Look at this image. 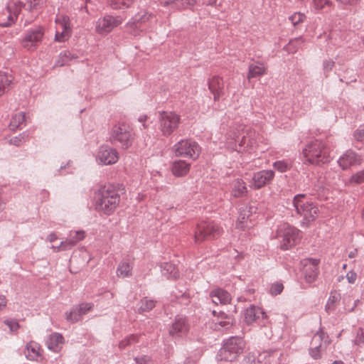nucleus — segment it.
I'll return each instance as SVG.
<instances>
[{
	"label": "nucleus",
	"instance_id": "27",
	"mask_svg": "<svg viewBox=\"0 0 364 364\" xmlns=\"http://www.w3.org/2000/svg\"><path fill=\"white\" fill-rule=\"evenodd\" d=\"M329 343L328 336L322 329H320L312 338L311 346L316 348H326Z\"/></svg>",
	"mask_w": 364,
	"mask_h": 364
},
{
	"label": "nucleus",
	"instance_id": "29",
	"mask_svg": "<svg viewBox=\"0 0 364 364\" xmlns=\"http://www.w3.org/2000/svg\"><path fill=\"white\" fill-rule=\"evenodd\" d=\"M85 233L82 230L70 231L68 237L63 240L68 250H71L79 242L85 238Z\"/></svg>",
	"mask_w": 364,
	"mask_h": 364
},
{
	"label": "nucleus",
	"instance_id": "13",
	"mask_svg": "<svg viewBox=\"0 0 364 364\" xmlns=\"http://www.w3.org/2000/svg\"><path fill=\"white\" fill-rule=\"evenodd\" d=\"M124 18L121 16L105 15L99 18L95 23V31L102 36L110 33L114 28L121 25Z\"/></svg>",
	"mask_w": 364,
	"mask_h": 364
},
{
	"label": "nucleus",
	"instance_id": "54",
	"mask_svg": "<svg viewBox=\"0 0 364 364\" xmlns=\"http://www.w3.org/2000/svg\"><path fill=\"white\" fill-rule=\"evenodd\" d=\"M326 348H316L314 346H311L309 349V354L314 359H318L321 358V352L324 350Z\"/></svg>",
	"mask_w": 364,
	"mask_h": 364
},
{
	"label": "nucleus",
	"instance_id": "42",
	"mask_svg": "<svg viewBox=\"0 0 364 364\" xmlns=\"http://www.w3.org/2000/svg\"><path fill=\"white\" fill-rule=\"evenodd\" d=\"M140 304L139 309L140 311H149L155 306L156 301L146 297L141 300Z\"/></svg>",
	"mask_w": 364,
	"mask_h": 364
},
{
	"label": "nucleus",
	"instance_id": "28",
	"mask_svg": "<svg viewBox=\"0 0 364 364\" xmlns=\"http://www.w3.org/2000/svg\"><path fill=\"white\" fill-rule=\"evenodd\" d=\"M13 82L14 77L10 73L0 71V97L11 89Z\"/></svg>",
	"mask_w": 364,
	"mask_h": 364
},
{
	"label": "nucleus",
	"instance_id": "3",
	"mask_svg": "<svg viewBox=\"0 0 364 364\" xmlns=\"http://www.w3.org/2000/svg\"><path fill=\"white\" fill-rule=\"evenodd\" d=\"M303 154L307 161L314 165L326 164L331 160L328 148L319 140L309 144L303 150Z\"/></svg>",
	"mask_w": 364,
	"mask_h": 364
},
{
	"label": "nucleus",
	"instance_id": "32",
	"mask_svg": "<svg viewBox=\"0 0 364 364\" xmlns=\"http://www.w3.org/2000/svg\"><path fill=\"white\" fill-rule=\"evenodd\" d=\"M160 267L162 274L168 279H176L179 277L177 267L171 262H164L160 265Z\"/></svg>",
	"mask_w": 364,
	"mask_h": 364
},
{
	"label": "nucleus",
	"instance_id": "9",
	"mask_svg": "<svg viewBox=\"0 0 364 364\" xmlns=\"http://www.w3.org/2000/svg\"><path fill=\"white\" fill-rule=\"evenodd\" d=\"M176 156L189 158L196 160L200 154V147L197 142L192 139H181L175 144L172 148Z\"/></svg>",
	"mask_w": 364,
	"mask_h": 364
},
{
	"label": "nucleus",
	"instance_id": "21",
	"mask_svg": "<svg viewBox=\"0 0 364 364\" xmlns=\"http://www.w3.org/2000/svg\"><path fill=\"white\" fill-rule=\"evenodd\" d=\"M208 88L213 95L214 101H217L225 94L223 79L219 76H214L208 81Z\"/></svg>",
	"mask_w": 364,
	"mask_h": 364
},
{
	"label": "nucleus",
	"instance_id": "47",
	"mask_svg": "<svg viewBox=\"0 0 364 364\" xmlns=\"http://www.w3.org/2000/svg\"><path fill=\"white\" fill-rule=\"evenodd\" d=\"M28 137L29 136L26 132H23L18 136H15L11 139L10 142L12 144L18 146L22 144V142L26 141L28 139Z\"/></svg>",
	"mask_w": 364,
	"mask_h": 364
},
{
	"label": "nucleus",
	"instance_id": "56",
	"mask_svg": "<svg viewBox=\"0 0 364 364\" xmlns=\"http://www.w3.org/2000/svg\"><path fill=\"white\" fill-rule=\"evenodd\" d=\"M4 323L11 331H16L19 328V324L15 319L6 320Z\"/></svg>",
	"mask_w": 364,
	"mask_h": 364
},
{
	"label": "nucleus",
	"instance_id": "60",
	"mask_svg": "<svg viewBox=\"0 0 364 364\" xmlns=\"http://www.w3.org/2000/svg\"><path fill=\"white\" fill-rule=\"evenodd\" d=\"M50 248L53 250L54 252L68 250L64 241H62L58 246L52 245Z\"/></svg>",
	"mask_w": 364,
	"mask_h": 364
},
{
	"label": "nucleus",
	"instance_id": "53",
	"mask_svg": "<svg viewBox=\"0 0 364 364\" xmlns=\"http://www.w3.org/2000/svg\"><path fill=\"white\" fill-rule=\"evenodd\" d=\"M136 364H155L154 361L148 355H141L134 358Z\"/></svg>",
	"mask_w": 364,
	"mask_h": 364
},
{
	"label": "nucleus",
	"instance_id": "11",
	"mask_svg": "<svg viewBox=\"0 0 364 364\" xmlns=\"http://www.w3.org/2000/svg\"><path fill=\"white\" fill-rule=\"evenodd\" d=\"M23 5L20 0H11L6 9L0 12V26L9 27L14 24Z\"/></svg>",
	"mask_w": 364,
	"mask_h": 364
},
{
	"label": "nucleus",
	"instance_id": "34",
	"mask_svg": "<svg viewBox=\"0 0 364 364\" xmlns=\"http://www.w3.org/2000/svg\"><path fill=\"white\" fill-rule=\"evenodd\" d=\"M132 264L127 261L121 262L116 270V274L118 277L125 278L129 277L132 275Z\"/></svg>",
	"mask_w": 364,
	"mask_h": 364
},
{
	"label": "nucleus",
	"instance_id": "49",
	"mask_svg": "<svg viewBox=\"0 0 364 364\" xmlns=\"http://www.w3.org/2000/svg\"><path fill=\"white\" fill-rule=\"evenodd\" d=\"M247 227V216L246 215L245 213H240L238 220L236 223V228L238 229L243 230Z\"/></svg>",
	"mask_w": 364,
	"mask_h": 364
},
{
	"label": "nucleus",
	"instance_id": "33",
	"mask_svg": "<svg viewBox=\"0 0 364 364\" xmlns=\"http://www.w3.org/2000/svg\"><path fill=\"white\" fill-rule=\"evenodd\" d=\"M267 68L263 63H256L250 65L247 78L251 79L262 76L266 73Z\"/></svg>",
	"mask_w": 364,
	"mask_h": 364
},
{
	"label": "nucleus",
	"instance_id": "31",
	"mask_svg": "<svg viewBox=\"0 0 364 364\" xmlns=\"http://www.w3.org/2000/svg\"><path fill=\"white\" fill-rule=\"evenodd\" d=\"M247 188L245 183L240 178L235 180L232 184L231 194L235 198H241L246 195Z\"/></svg>",
	"mask_w": 364,
	"mask_h": 364
},
{
	"label": "nucleus",
	"instance_id": "62",
	"mask_svg": "<svg viewBox=\"0 0 364 364\" xmlns=\"http://www.w3.org/2000/svg\"><path fill=\"white\" fill-rule=\"evenodd\" d=\"M242 364H256V363L253 356L248 355L244 358Z\"/></svg>",
	"mask_w": 364,
	"mask_h": 364
},
{
	"label": "nucleus",
	"instance_id": "55",
	"mask_svg": "<svg viewBox=\"0 0 364 364\" xmlns=\"http://www.w3.org/2000/svg\"><path fill=\"white\" fill-rule=\"evenodd\" d=\"M284 287L281 283H276L272 285L270 288V293L272 295H278L283 291Z\"/></svg>",
	"mask_w": 364,
	"mask_h": 364
},
{
	"label": "nucleus",
	"instance_id": "2",
	"mask_svg": "<svg viewBox=\"0 0 364 364\" xmlns=\"http://www.w3.org/2000/svg\"><path fill=\"white\" fill-rule=\"evenodd\" d=\"M156 22L155 15L146 10H142L136 14L124 26L125 31L134 37L147 32L151 28V24Z\"/></svg>",
	"mask_w": 364,
	"mask_h": 364
},
{
	"label": "nucleus",
	"instance_id": "40",
	"mask_svg": "<svg viewBox=\"0 0 364 364\" xmlns=\"http://www.w3.org/2000/svg\"><path fill=\"white\" fill-rule=\"evenodd\" d=\"M77 58V56L68 50L60 53V58L58 60L56 65L58 66H63L69 63L73 59Z\"/></svg>",
	"mask_w": 364,
	"mask_h": 364
},
{
	"label": "nucleus",
	"instance_id": "51",
	"mask_svg": "<svg viewBox=\"0 0 364 364\" xmlns=\"http://www.w3.org/2000/svg\"><path fill=\"white\" fill-rule=\"evenodd\" d=\"M30 11L38 10L44 4V0H27Z\"/></svg>",
	"mask_w": 364,
	"mask_h": 364
},
{
	"label": "nucleus",
	"instance_id": "1",
	"mask_svg": "<svg viewBox=\"0 0 364 364\" xmlns=\"http://www.w3.org/2000/svg\"><path fill=\"white\" fill-rule=\"evenodd\" d=\"M120 195L111 185L100 188L95 194V208L99 212L111 215L119 205Z\"/></svg>",
	"mask_w": 364,
	"mask_h": 364
},
{
	"label": "nucleus",
	"instance_id": "20",
	"mask_svg": "<svg viewBox=\"0 0 364 364\" xmlns=\"http://www.w3.org/2000/svg\"><path fill=\"white\" fill-rule=\"evenodd\" d=\"M361 159L355 152L348 150L338 160V164L343 170H346L351 166L360 164Z\"/></svg>",
	"mask_w": 364,
	"mask_h": 364
},
{
	"label": "nucleus",
	"instance_id": "50",
	"mask_svg": "<svg viewBox=\"0 0 364 364\" xmlns=\"http://www.w3.org/2000/svg\"><path fill=\"white\" fill-rule=\"evenodd\" d=\"M353 343L357 346H360L364 343V329L358 328L356 330V336L353 340Z\"/></svg>",
	"mask_w": 364,
	"mask_h": 364
},
{
	"label": "nucleus",
	"instance_id": "35",
	"mask_svg": "<svg viewBox=\"0 0 364 364\" xmlns=\"http://www.w3.org/2000/svg\"><path fill=\"white\" fill-rule=\"evenodd\" d=\"M305 41L302 36L293 38L284 47V50L289 53H295L299 49L302 48V45Z\"/></svg>",
	"mask_w": 364,
	"mask_h": 364
},
{
	"label": "nucleus",
	"instance_id": "43",
	"mask_svg": "<svg viewBox=\"0 0 364 364\" xmlns=\"http://www.w3.org/2000/svg\"><path fill=\"white\" fill-rule=\"evenodd\" d=\"M112 7L114 9L129 7L133 0H109Z\"/></svg>",
	"mask_w": 364,
	"mask_h": 364
},
{
	"label": "nucleus",
	"instance_id": "19",
	"mask_svg": "<svg viewBox=\"0 0 364 364\" xmlns=\"http://www.w3.org/2000/svg\"><path fill=\"white\" fill-rule=\"evenodd\" d=\"M319 260L316 259L308 258L303 261L304 268V277L308 283H312L317 277V267Z\"/></svg>",
	"mask_w": 364,
	"mask_h": 364
},
{
	"label": "nucleus",
	"instance_id": "46",
	"mask_svg": "<svg viewBox=\"0 0 364 364\" xmlns=\"http://www.w3.org/2000/svg\"><path fill=\"white\" fill-rule=\"evenodd\" d=\"M306 18V16L304 14L300 12H295L290 16H289V20L291 23L295 26L299 25L300 23H302Z\"/></svg>",
	"mask_w": 364,
	"mask_h": 364
},
{
	"label": "nucleus",
	"instance_id": "16",
	"mask_svg": "<svg viewBox=\"0 0 364 364\" xmlns=\"http://www.w3.org/2000/svg\"><path fill=\"white\" fill-rule=\"evenodd\" d=\"M55 22L61 29V31H56L55 41L65 42L72 34L73 29L70 18L67 15H60L56 17Z\"/></svg>",
	"mask_w": 364,
	"mask_h": 364
},
{
	"label": "nucleus",
	"instance_id": "57",
	"mask_svg": "<svg viewBox=\"0 0 364 364\" xmlns=\"http://www.w3.org/2000/svg\"><path fill=\"white\" fill-rule=\"evenodd\" d=\"M330 3L329 0H314L313 6L316 10L322 9L326 5Z\"/></svg>",
	"mask_w": 364,
	"mask_h": 364
},
{
	"label": "nucleus",
	"instance_id": "14",
	"mask_svg": "<svg viewBox=\"0 0 364 364\" xmlns=\"http://www.w3.org/2000/svg\"><path fill=\"white\" fill-rule=\"evenodd\" d=\"M43 36L44 31L42 27L29 29L21 39V46L28 50H34L41 43Z\"/></svg>",
	"mask_w": 364,
	"mask_h": 364
},
{
	"label": "nucleus",
	"instance_id": "30",
	"mask_svg": "<svg viewBox=\"0 0 364 364\" xmlns=\"http://www.w3.org/2000/svg\"><path fill=\"white\" fill-rule=\"evenodd\" d=\"M63 342L64 338L60 333H53L48 336L46 344L48 349L57 352Z\"/></svg>",
	"mask_w": 364,
	"mask_h": 364
},
{
	"label": "nucleus",
	"instance_id": "44",
	"mask_svg": "<svg viewBox=\"0 0 364 364\" xmlns=\"http://www.w3.org/2000/svg\"><path fill=\"white\" fill-rule=\"evenodd\" d=\"M81 317L79 311L75 306L73 307L69 312L65 313L66 319L72 323L78 321Z\"/></svg>",
	"mask_w": 364,
	"mask_h": 364
},
{
	"label": "nucleus",
	"instance_id": "17",
	"mask_svg": "<svg viewBox=\"0 0 364 364\" xmlns=\"http://www.w3.org/2000/svg\"><path fill=\"white\" fill-rule=\"evenodd\" d=\"M118 159L119 153L116 149L108 145L100 146L96 156V161L98 164L112 165L117 163Z\"/></svg>",
	"mask_w": 364,
	"mask_h": 364
},
{
	"label": "nucleus",
	"instance_id": "4",
	"mask_svg": "<svg viewBox=\"0 0 364 364\" xmlns=\"http://www.w3.org/2000/svg\"><path fill=\"white\" fill-rule=\"evenodd\" d=\"M255 144V140L251 138L250 134H245L242 127L237 132L230 130L226 137V148L238 153L247 151L248 147L252 148Z\"/></svg>",
	"mask_w": 364,
	"mask_h": 364
},
{
	"label": "nucleus",
	"instance_id": "59",
	"mask_svg": "<svg viewBox=\"0 0 364 364\" xmlns=\"http://www.w3.org/2000/svg\"><path fill=\"white\" fill-rule=\"evenodd\" d=\"M354 136L358 141H362L364 139V124L360 125V127L355 131Z\"/></svg>",
	"mask_w": 364,
	"mask_h": 364
},
{
	"label": "nucleus",
	"instance_id": "24",
	"mask_svg": "<svg viewBox=\"0 0 364 364\" xmlns=\"http://www.w3.org/2000/svg\"><path fill=\"white\" fill-rule=\"evenodd\" d=\"M191 167V163L185 160H176L171 164V172L176 177H183L189 173Z\"/></svg>",
	"mask_w": 364,
	"mask_h": 364
},
{
	"label": "nucleus",
	"instance_id": "18",
	"mask_svg": "<svg viewBox=\"0 0 364 364\" xmlns=\"http://www.w3.org/2000/svg\"><path fill=\"white\" fill-rule=\"evenodd\" d=\"M274 177L272 170H262L254 173L252 177V186L255 189H259L266 184L269 183Z\"/></svg>",
	"mask_w": 364,
	"mask_h": 364
},
{
	"label": "nucleus",
	"instance_id": "15",
	"mask_svg": "<svg viewBox=\"0 0 364 364\" xmlns=\"http://www.w3.org/2000/svg\"><path fill=\"white\" fill-rule=\"evenodd\" d=\"M190 326L185 316L177 315L169 327L168 333L174 339L186 336L189 332Z\"/></svg>",
	"mask_w": 364,
	"mask_h": 364
},
{
	"label": "nucleus",
	"instance_id": "63",
	"mask_svg": "<svg viewBox=\"0 0 364 364\" xmlns=\"http://www.w3.org/2000/svg\"><path fill=\"white\" fill-rule=\"evenodd\" d=\"M7 304L6 299L4 296L0 295V311H1Z\"/></svg>",
	"mask_w": 364,
	"mask_h": 364
},
{
	"label": "nucleus",
	"instance_id": "39",
	"mask_svg": "<svg viewBox=\"0 0 364 364\" xmlns=\"http://www.w3.org/2000/svg\"><path fill=\"white\" fill-rule=\"evenodd\" d=\"M272 166L277 171L284 173L291 168V161L288 159L276 161Z\"/></svg>",
	"mask_w": 364,
	"mask_h": 364
},
{
	"label": "nucleus",
	"instance_id": "45",
	"mask_svg": "<svg viewBox=\"0 0 364 364\" xmlns=\"http://www.w3.org/2000/svg\"><path fill=\"white\" fill-rule=\"evenodd\" d=\"M224 318H225V320L218 321L215 323V329H218V330H220V328L228 329L232 325L231 318H229L225 315Z\"/></svg>",
	"mask_w": 364,
	"mask_h": 364
},
{
	"label": "nucleus",
	"instance_id": "10",
	"mask_svg": "<svg viewBox=\"0 0 364 364\" xmlns=\"http://www.w3.org/2000/svg\"><path fill=\"white\" fill-rule=\"evenodd\" d=\"M220 233V228L213 221H202L196 226L194 232V241L200 243L205 240L215 238Z\"/></svg>",
	"mask_w": 364,
	"mask_h": 364
},
{
	"label": "nucleus",
	"instance_id": "36",
	"mask_svg": "<svg viewBox=\"0 0 364 364\" xmlns=\"http://www.w3.org/2000/svg\"><path fill=\"white\" fill-rule=\"evenodd\" d=\"M277 358V353L275 350H264L258 355V362H264V364H271L274 358Z\"/></svg>",
	"mask_w": 364,
	"mask_h": 364
},
{
	"label": "nucleus",
	"instance_id": "26",
	"mask_svg": "<svg viewBox=\"0 0 364 364\" xmlns=\"http://www.w3.org/2000/svg\"><path fill=\"white\" fill-rule=\"evenodd\" d=\"M196 0H166L161 2V5L169 7L172 10H181L189 8L196 4Z\"/></svg>",
	"mask_w": 364,
	"mask_h": 364
},
{
	"label": "nucleus",
	"instance_id": "6",
	"mask_svg": "<svg viewBox=\"0 0 364 364\" xmlns=\"http://www.w3.org/2000/svg\"><path fill=\"white\" fill-rule=\"evenodd\" d=\"M293 205L298 215L306 222L314 221L318 215V208L306 195L297 194L293 199Z\"/></svg>",
	"mask_w": 364,
	"mask_h": 364
},
{
	"label": "nucleus",
	"instance_id": "5",
	"mask_svg": "<svg viewBox=\"0 0 364 364\" xmlns=\"http://www.w3.org/2000/svg\"><path fill=\"white\" fill-rule=\"evenodd\" d=\"M245 347V342L242 337L232 336L224 341L217 358L220 360L232 362L242 353Z\"/></svg>",
	"mask_w": 364,
	"mask_h": 364
},
{
	"label": "nucleus",
	"instance_id": "8",
	"mask_svg": "<svg viewBox=\"0 0 364 364\" xmlns=\"http://www.w3.org/2000/svg\"><path fill=\"white\" fill-rule=\"evenodd\" d=\"M277 237L279 240L280 248L287 250L294 246L299 240L300 232L289 224L283 223L277 229Z\"/></svg>",
	"mask_w": 364,
	"mask_h": 364
},
{
	"label": "nucleus",
	"instance_id": "25",
	"mask_svg": "<svg viewBox=\"0 0 364 364\" xmlns=\"http://www.w3.org/2000/svg\"><path fill=\"white\" fill-rule=\"evenodd\" d=\"M210 296L212 301L215 304L226 305L232 299L230 294L227 291L220 288L213 290L210 293Z\"/></svg>",
	"mask_w": 364,
	"mask_h": 364
},
{
	"label": "nucleus",
	"instance_id": "48",
	"mask_svg": "<svg viewBox=\"0 0 364 364\" xmlns=\"http://www.w3.org/2000/svg\"><path fill=\"white\" fill-rule=\"evenodd\" d=\"M77 309L79 311V313L81 316L86 314L93 308V304L92 303H82L78 306H75Z\"/></svg>",
	"mask_w": 364,
	"mask_h": 364
},
{
	"label": "nucleus",
	"instance_id": "58",
	"mask_svg": "<svg viewBox=\"0 0 364 364\" xmlns=\"http://www.w3.org/2000/svg\"><path fill=\"white\" fill-rule=\"evenodd\" d=\"M334 61L332 60H326L323 63V69L325 73H328L330 71L332 70L333 68L334 67Z\"/></svg>",
	"mask_w": 364,
	"mask_h": 364
},
{
	"label": "nucleus",
	"instance_id": "37",
	"mask_svg": "<svg viewBox=\"0 0 364 364\" xmlns=\"http://www.w3.org/2000/svg\"><path fill=\"white\" fill-rule=\"evenodd\" d=\"M25 122V114L23 112L15 114L9 123V128L11 130H16L21 127V125Z\"/></svg>",
	"mask_w": 364,
	"mask_h": 364
},
{
	"label": "nucleus",
	"instance_id": "23",
	"mask_svg": "<svg viewBox=\"0 0 364 364\" xmlns=\"http://www.w3.org/2000/svg\"><path fill=\"white\" fill-rule=\"evenodd\" d=\"M24 354L28 360L37 361L42 357V350L38 343L30 341L26 345Z\"/></svg>",
	"mask_w": 364,
	"mask_h": 364
},
{
	"label": "nucleus",
	"instance_id": "41",
	"mask_svg": "<svg viewBox=\"0 0 364 364\" xmlns=\"http://www.w3.org/2000/svg\"><path fill=\"white\" fill-rule=\"evenodd\" d=\"M139 335L132 334L126 337L124 340L121 341L119 343V348L120 349H124L126 347L137 343L139 339Z\"/></svg>",
	"mask_w": 364,
	"mask_h": 364
},
{
	"label": "nucleus",
	"instance_id": "52",
	"mask_svg": "<svg viewBox=\"0 0 364 364\" xmlns=\"http://www.w3.org/2000/svg\"><path fill=\"white\" fill-rule=\"evenodd\" d=\"M350 182L360 184L364 182V170L360 171L353 175L350 178Z\"/></svg>",
	"mask_w": 364,
	"mask_h": 364
},
{
	"label": "nucleus",
	"instance_id": "12",
	"mask_svg": "<svg viewBox=\"0 0 364 364\" xmlns=\"http://www.w3.org/2000/svg\"><path fill=\"white\" fill-rule=\"evenodd\" d=\"M159 129L164 136H169L178 126L180 116L173 112H159Z\"/></svg>",
	"mask_w": 364,
	"mask_h": 364
},
{
	"label": "nucleus",
	"instance_id": "22",
	"mask_svg": "<svg viewBox=\"0 0 364 364\" xmlns=\"http://www.w3.org/2000/svg\"><path fill=\"white\" fill-rule=\"evenodd\" d=\"M265 318V313L259 307L250 306L245 311L244 320L248 325Z\"/></svg>",
	"mask_w": 364,
	"mask_h": 364
},
{
	"label": "nucleus",
	"instance_id": "7",
	"mask_svg": "<svg viewBox=\"0 0 364 364\" xmlns=\"http://www.w3.org/2000/svg\"><path fill=\"white\" fill-rule=\"evenodd\" d=\"M134 139V133L130 127L124 123H119L113 126L110 141L119 143L122 149L130 147Z\"/></svg>",
	"mask_w": 364,
	"mask_h": 364
},
{
	"label": "nucleus",
	"instance_id": "38",
	"mask_svg": "<svg viewBox=\"0 0 364 364\" xmlns=\"http://www.w3.org/2000/svg\"><path fill=\"white\" fill-rule=\"evenodd\" d=\"M341 295L338 293H331L326 305V310L330 313L334 311L336 304L340 301Z\"/></svg>",
	"mask_w": 364,
	"mask_h": 364
},
{
	"label": "nucleus",
	"instance_id": "64",
	"mask_svg": "<svg viewBox=\"0 0 364 364\" xmlns=\"http://www.w3.org/2000/svg\"><path fill=\"white\" fill-rule=\"evenodd\" d=\"M58 239V237L55 232L50 233L47 237V240L50 242H53Z\"/></svg>",
	"mask_w": 364,
	"mask_h": 364
},
{
	"label": "nucleus",
	"instance_id": "61",
	"mask_svg": "<svg viewBox=\"0 0 364 364\" xmlns=\"http://www.w3.org/2000/svg\"><path fill=\"white\" fill-rule=\"evenodd\" d=\"M346 278L349 283L353 284L356 280L357 274L355 272H354L353 271H350L347 273Z\"/></svg>",
	"mask_w": 364,
	"mask_h": 364
}]
</instances>
